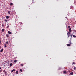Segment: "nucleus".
Returning <instances> with one entry per match:
<instances>
[{
  "label": "nucleus",
  "mask_w": 76,
  "mask_h": 76,
  "mask_svg": "<svg viewBox=\"0 0 76 76\" xmlns=\"http://www.w3.org/2000/svg\"><path fill=\"white\" fill-rule=\"evenodd\" d=\"M72 31V29H71V28H69V32L68 31V33H67V35L68 36V37H69V35L70 34V32H71V31Z\"/></svg>",
  "instance_id": "f257e3e1"
},
{
  "label": "nucleus",
  "mask_w": 76,
  "mask_h": 76,
  "mask_svg": "<svg viewBox=\"0 0 76 76\" xmlns=\"http://www.w3.org/2000/svg\"><path fill=\"white\" fill-rule=\"evenodd\" d=\"M10 18V16H7L6 17V19H9V18Z\"/></svg>",
  "instance_id": "f03ea898"
},
{
  "label": "nucleus",
  "mask_w": 76,
  "mask_h": 76,
  "mask_svg": "<svg viewBox=\"0 0 76 76\" xmlns=\"http://www.w3.org/2000/svg\"><path fill=\"white\" fill-rule=\"evenodd\" d=\"M8 32L9 34H12V32H11L10 31H8Z\"/></svg>",
  "instance_id": "7ed1b4c3"
},
{
  "label": "nucleus",
  "mask_w": 76,
  "mask_h": 76,
  "mask_svg": "<svg viewBox=\"0 0 76 76\" xmlns=\"http://www.w3.org/2000/svg\"><path fill=\"white\" fill-rule=\"evenodd\" d=\"M3 51V49H2L0 51V52H1V53H2V52Z\"/></svg>",
  "instance_id": "20e7f679"
},
{
  "label": "nucleus",
  "mask_w": 76,
  "mask_h": 76,
  "mask_svg": "<svg viewBox=\"0 0 76 76\" xmlns=\"http://www.w3.org/2000/svg\"><path fill=\"white\" fill-rule=\"evenodd\" d=\"M12 65H13V64L12 63L10 64V67H11V66H12Z\"/></svg>",
  "instance_id": "39448f33"
},
{
  "label": "nucleus",
  "mask_w": 76,
  "mask_h": 76,
  "mask_svg": "<svg viewBox=\"0 0 76 76\" xmlns=\"http://www.w3.org/2000/svg\"><path fill=\"white\" fill-rule=\"evenodd\" d=\"M6 44H5L4 45V47H5V48L7 47V46H6Z\"/></svg>",
  "instance_id": "423d86ee"
},
{
  "label": "nucleus",
  "mask_w": 76,
  "mask_h": 76,
  "mask_svg": "<svg viewBox=\"0 0 76 76\" xmlns=\"http://www.w3.org/2000/svg\"><path fill=\"white\" fill-rule=\"evenodd\" d=\"M15 70V69H13L12 70H11V72H13Z\"/></svg>",
  "instance_id": "0eeeda50"
},
{
  "label": "nucleus",
  "mask_w": 76,
  "mask_h": 76,
  "mask_svg": "<svg viewBox=\"0 0 76 76\" xmlns=\"http://www.w3.org/2000/svg\"><path fill=\"white\" fill-rule=\"evenodd\" d=\"M70 74L71 75H73V73L72 72H71L70 73Z\"/></svg>",
  "instance_id": "6e6552de"
},
{
  "label": "nucleus",
  "mask_w": 76,
  "mask_h": 76,
  "mask_svg": "<svg viewBox=\"0 0 76 76\" xmlns=\"http://www.w3.org/2000/svg\"><path fill=\"white\" fill-rule=\"evenodd\" d=\"M2 31L3 32H4V28L2 29Z\"/></svg>",
  "instance_id": "1a4fd4ad"
},
{
  "label": "nucleus",
  "mask_w": 76,
  "mask_h": 76,
  "mask_svg": "<svg viewBox=\"0 0 76 76\" xmlns=\"http://www.w3.org/2000/svg\"><path fill=\"white\" fill-rule=\"evenodd\" d=\"M4 21H5V22H7L8 21V20L6 19L4 20Z\"/></svg>",
  "instance_id": "9d476101"
},
{
  "label": "nucleus",
  "mask_w": 76,
  "mask_h": 76,
  "mask_svg": "<svg viewBox=\"0 0 76 76\" xmlns=\"http://www.w3.org/2000/svg\"><path fill=\"white\" fill-rule=\"evenodd\" d=\"M67 46H70V44H67Z\"/></svg>",
  "instance_id": "9b49d317"
},
{
  "label": "nucleus",
  "mask_w": 76,
  "mask_h": 76,
  "mask_svg": "<svg viewBox=\"0 0 76 76\" xmlns=\"http://www.w3.org/2000/svg\"><path fill=\"white\" fill-rule=\"evenodd\" d=\"M14 63H16V62H17V60H14Z\"/></svg>",
  "instance_id": "f8f14e48"
},
{
  "label": "nucleus",
  "mask_w": 76,
  "mask_h": 76,
  "mask_svg": "<svg viewBox=\"0 0 76 76\" xmlns=\"http://www.w3.org/2000/svg\"><path fill=\"white\" fill-rule=\"evenodd\" d=\"M8 13H9V14H10V11H8Z\"/></svg>",
  "instance_id": "ddd939ff"
},
{
  "label": "nucleus",
  "mask_w": 76,
  "mask_h": 76,
  "mask_svg": "<svg viewBox=\"0 0 76 76\" xmlns=\"http://www.w3.org/2000/svg\"><path fill=\"white\" fill-rule=\"evenodd\" d=\"M18 73H19V72H18V71H16V74H18Z\"/></svg>",
  "instance_id": "4468645a"
},
{
  "label": "nucleus",
  "mask_w": 76,
  "mask_h": 76,
  "mask_svg": "<svg viewBox=\"0 0 76 76\" xmlns=\"http://www.w3.org/2000/svg\"><path fill=\"white\" fill-rule=\"evenodd\" d=\"M5 43H6V44H8V43H9V42H8V41L6 42H5Z\"/></svg>",
  "instance_id": "2eb2a0df"
},
{
  "label": "nucleus",
  "mask_w": 76,
  "mask_h": 76,
  "mask_svg": "<svg viewBox=\"0 0 76 76\" xmlns=\"http://www.w3.org/2000/svg\"><path fill=\"white\" fill-rule=\"evenodd\" d=\"M6 36L7 37H9V35L8 34H7L6 35Z\"/></svg>",
  "instance_id": "dca6fc26"
},
{
  "label": "nucleus",
  "mask_w": 76,
  "mask_h": 76,
  "mask_svg": "<svg viewBox=\"0 0 76 76\" xmlns=\"http://www.w3.org/2000/svg\"><path fill=\"white\" fill-rule=\"evenodd\" d=\"M64 74H66V71H64Z\"/></svg>",
  "instance_id": "f3484780"
},
{
  "label": "nucleus",
  "mask_w": 76,
  "mask_h": 76,
  "mask_svg": "<svg viewBox=\"0 0 76 76\" xmlns=\"http://www.w3.org/2000/svg\"><path fill=\"white\" fill-rule=\"evenodd\" d=\"M73 37H74V38H76V36H75V35H73Z\"/></svg>",
  "instance_id": "a211bd4d"
},
{
  "label": "nucleus",
  "mask_w": 76,
  "mask_h": 76,
  "mask_svg": "<svg viewBox=\"0 0 76 76\" xmlns=\"http://www.w3.org/2000/svg\"><path fill=\"white\" fill-rule=\"evenodd\" d=\"M20 72H22V69H20Z\"/></svg>",
  "instance_id": "6ab92c4d"
},
{
  "label": "nucleus",
  "mask_w": 76,
  "mask_h": 76,
  "mask_svg": "<svg viewBox=\"0 0 76 76\" xmlns=\"http://www.w3.org/2000/svg\"><path fill=\"white\" fill-rule=\"evenodd\" d=\"M6 72V70H4L3 71V72H4V73H5Z\"/></svg>",
  "instance_id": "aec40b11"
},
{
  "label": "nucleus",
  "mask_w": 76,
  "mask_h": 76,
  "mask_svg": "<svg viewBox=\"0 0 76 76\" xmlns=\"http://www.w3.org/2000/svg\"><path fill=\"white\" fill-rule=\"evenodd\" d=\"M10 5H11V6H12V5H13V3H10Z\"/></svg>",
  "instance_id": "412c9836"
},
{
  "label": "nucleus",
  "mask_w": 76,
  "mask_h": 76,
  "mask_svg": "<svg viewBox=\"0 0 76 76\" xmlns=\"http://www.w3.org/2000/svg\"><path fill=\"white\" fill-rule=\"evenodd\" d=\"M2 27H4V24H2Z\"/></svg>",
  "instance_id": "4be33fe9"
},
{
  "label": "nucleus",
  "mask_w": 76,
  "mask_h": 76,
  "mask_svg": "<svg viewBox=\"0 0 76 76\" xmlns=\"http://www.w3.org/2000/svg\"><path fill=\"white\" fill-rule=\"evenodd\" d=\"M9 25H8L7 26V28H9Z\"/></svg>",
  "instance_id": "5701e85b"
},
{
  "label": "nucleus",
  "mask_w": 76,
  "mask_h": 76,
  "mask_svg": "<svg viewBox=\"0 0 76 76\" xmlns=\"http://www.w3.org/2000/svg\"><path fill=\"white\" fill-rule=\"evenodd\" d=\"M75 64V62H73L72 63V64Z\"/></svg>",
  "instance_id": "b1692460"
},
{
  "label": "nucleus",
  "mask_w": 76,
  "mask_h": 76,
  "mask_svg": "<svg viewBox=\"0 0 76 76\" xmlns=\"http://www.w3.org/2000/svg\"><path fill=\"white\" fill-rule=\"evenodd\" d=\"M20 66H23V64H21Z\"/></svg>",
  "instance_id": "393cba45"
},
{
  "label": "nucleus",
  "mask_w": 76,
  "mask_h": 76,
  "mask_svg": "<svg viewBox=\"0 0 76 76\" xmlns=\"http://www.w3.org/2000/svg\"><path fill=\"white\" fill-rule=\"evenodd\" d=\"M5 75H7V72H5Z\"/></svg>",
  "instance_id": "a878e982"
},
{
  "label": "nucleus",
  "mask_w": 76,
  "mask_h": 76,
  "mask_svg": "<svg viewBox=\"0 0 76 76\" xmlns=\"http://www.w3.org/2000/svg\"><path fill=\"white\" fill-rule=\"evenodd\" d=\"M1 72H2V69H1V70L0 71V73H1Z\"/></svg>",
  "instance_id": "bb28decb"
},
{
  "label": "nucleus",
  "mask_w": 76,
  "mask_h": 76,
  "mask_svg": "<svg viewBox=\"0 0 76 76\" xmlns=\"http://www.w3.org/2000/svg\"><path fill=\"white\" fill-rule=\"evenodd\" d=\"M74 70H75V69H76V67H75L74 68Z\"/></svg>",
  "instance_id": "cd10ccee"
},
{
  "label": "nucleus",
  "mask_w": 76,
  "mask_h": 76,
  "mask_svg": "<svg viewBox=\"0 0 76 76\" xmlns=\"http://www.w3.org/2000/svg\"><path fill=\"white\" fill-rule=\"evenodd\" d=\"M68 28H70V26H69Z\"/></svg>",
  "instance_id": "c85d7f7f"
},
{
  "label": "nucleus",
  "mask_w": 76,
  "mask_h": 76,
  "mask_svg": "<svg viewBox=\"0 0 76 76\" xmlns=\"http://www.w3.org/2000/svg\"><path fill=\"white\" fill-rule=\"evenodd\" d=\"M0 43H1V40H0Z\"/></svg>",
  "instance_id": "c756f323"
},
{
  "label": "nucleus",
  "mask_w": 76,
  "mask_h": 76,
  "mask_svg": "<svg viewBox=\"0 0 76 76\" xmlns=\"http://www.w3.org/2000/svg\"><path fill=\"white\" fill-rule=\"evenodd\" d=\"M20 23L21 24H22V22H20Z\"/></svg>",
  "instance_id": "7c9ffc66"
},
{
  "label": "nucleus",
  "mask_w": 76,
  "mask_h": 76,
  "mask_svg": "<svg viewBox=\"0 0 76 76\" xmlns=\"http://www.w3.org/2000/svg\"><path fill=\"white\" fill-rule=\"evenodd\" d=\"M71 37L72 38V35H71Z\"/></svg>",
  "instance_id": "2f4dec72"
},
{
  "label": "nucleus",
  "mask_w": 76,
  "mask_h": 76,
  "mask_svg": "<svg viewBox=\"0 0 76 76\" xmlns=\"http://www.w3.org/2000/svg\"><path fill=\"white\" fill-rule=\"evenodd\" d=\"M1 69V67H0V69Z\"/></svg>",
  "instance_id": "473e14b6"
},
{
  "label": "nucleus",
  "mask_w": 76,
  "mask_h": 76,
  "mask_svg": "<svg viewBox=\"0 0 76 76\" xmlns=\"http://www.w3.org/2000/svg\"><path fill=\"white\" fill-rule=\"evenodd\" d=\"M7 25H9V23H8V24H7Z\"/></svg>",
  "instance_id": "72a5a7b5"
},
{
  "label": "nucleus",
  "mask_w": 76,
  "mask_h": 76,
  "mask_svg": "<svg viewBox=\"0 0 76 76\" xmlns=\"http://www.w3.org/2000/svg\"><path fill=\"white\" fill-rule=\"evenodd\" d=\"M9 42H10V41H9Z\"/></svg>",
  "instance_id": "f704fd0d"
},
{
  "label": "nucleus",
  "mask_w": 76,
  "mask_h": 76,
  "mask_svg": "<svg viewBox=\"0 0 76 76\" xmlns=\"http://www.w3.org/2000/svg\"><path fill=\"white\" fill-rule=\"evenodd\" d=\"M0 48H1V47H0Z\"/></svg>",
  "instance_id": "c9c22d12"
},
{
  "label": "nucleus",
  "mask_w": 76,
  "mask_h": 76,
  "mask_svg": "<svg viewBox=\"0 0 76 76\" xmlns=\"http://www.w3.org/2000/svg\"><path fill=\"white\" fill-rule=\"evenodd\" d=\"M9 61L8 62V63H9Z\"/></svg>",
  "instance_id": "e433bc0d"
},
{
  "label": "nucleus",
  "mask_w": 76,
  "mask_h": 76,
  "mask_svg": "<svg viewBox=\"0 0 76 76\" xmlns=\"http://www.w3.org/2000/svg\"><path fill=\"white\" fill-rule=\"evenodd\" d=\"M32 1H33V0H32Z\"/></svg>",
  "instance_id": "4c0bfd02"
}]
</instances>
